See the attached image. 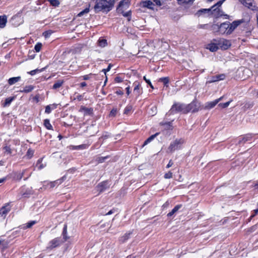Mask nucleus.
<instances>
[{"label":"nucleus","instance_id":"f257e3e1","mask_svg":"<svg viewBox=\"0 0 258 258\" xmlns=\"http://www.w3.org/2000/svg\"><path fill=\"white\" fill-rule=\"evenodd\" d=\"M114 4V0H96L94 11L96 13L101 11L108 12L112 9Z\"/></svg>","mask_w":258,"mask_h":258},{"label":"nucleus","instance_id":"f03ea898","mask_svg":"<svg viewBox=\"0 0 258 258\" xmlns=\"http://www.w3.org/2000/svg\"><path fill=\"white\" fill-rule=\"evenodd\" d=\"M193 106L192 104L184 105L177 103L172 106L169 111L171 114H174L178 112H182L183 113H187L191 111Z\"/></svg>","mask_w":258,"mask_h":258},{"label":"nucleus","instance_id":"7ed1b4c3","mask_svg":"<svg viewBox=\"0 0 258 258\" xmlns=\"http://www.w3.org/2000/svg\"><path fill=\"white\" fill-rule=\"evenodd\" d=\"M184 142V141L182 139H176L173 142L170 143L168 150L171 153L173 152L176 150L179 149L181 145L183 144Z\"/></svg>","mask_w":258,"mask_h":258},{"label":"nucleus","instance_id":"20e7f679","mask_svg":"<svg viewBox=\"0 0 258 258\" xmlns=\"http://www.w3.org/2000/svg\"><path fill=\"white\" fill-rule=\"evenodd\" d=\"M228 27V22H226L221 24L220 25L214 24L212 26V30H218L222 34H226L227 35Z\"/></svg>","mask_w":258,"mask_h":258},{"label":"nucleus","instance_id":"39448f33","mask_svg":"<svg viewBox=\"0 0 258 258\" xmlns=\"http://www.w3.org/2000/svg\"><path fill=\"white\" fill-rule=\"evenodd\" d=\"M243 22L244 20L243 19L234 21L232 23L228 22L229 28L227 30V35L231 34L239 25Z\"/></svg>","mask_w":258,"mask_h":258},{"label":"nucleus","instance_id":"423d86ee","mask_svg":"<svg viewBox=\"0 0 258 258\" xmlns=\"http://www.w3.org/2000/svg\"><path fill=\"white\" fill-rule=\"evenodd\" d=\"M218 44L222 49L226 50L231 46V42L228 40L220 38L218 41Z\"/></svg>","mask_w":258,"mask_h":258},{"label":"nucleus","instance_id":"0eeeda50","mask_svg":"<svg viewBox=\"0 0 258 258\" xmlns=\"http://www.w3.org/2000/svg\"><path fill=\"white\" fill-rule=\"evenodd\" d=\"M224 98V96H222L218 99L215 100L213 101L209 102L205 104V108L207 109H210L213 108L217 104H218L220 101H221Z\"/></svg>","mask_w":258,"mask_h":258},{"label":"nucleus","instance_id":"6e6552de","mask_svg":"<svg viewBox=\"0 0 258 258\" xmlns=\"http://www.w3.org/2000/svg\"><path fill=\"white\" fill-rule=\"evenodd\" d=\"M109 187L108 185V182L107 181H103L96 186V190L98 191L99 194L103 192L106 189Z\"/></svg>","mask_w":258,"mask_h":258},{"label":"nucleus","instance_id":"1a4fd4ad","mask_svg":"<svg viewBox=\"0 0 258 258\" xmlns=\"http://www.w3.org/2000/svg\"><path fill=\"white\" fill-rule=\"evenodd\" d=\"M62 242L59 238H56L51 240L49 243L48 248L52 249L59 246Z\"/></svg>","mask_w":258,"mask_h":258},{"label":"nucleus","instance_id":"9d476101","mask_svg":"<svg viewBox=\"0 0 258 258\" xmlns=\"http://www.w3.org/2000/svg\"><path fill=\"white\" fill-rule=\"evenodd\" d=\"M225 78V75L224 74L217 75L212 77L211 79L209 81V83H213L220 80H223Z\"/></svg>","mask_w":258,"mask_h":258},{"label":"nucleus","instance_id":"9b49d317","mask_svg":"<svg viewBox=\"0 0 258 258\" xmlns=\"http://www.w3.org/2000/svg\"><path fill=\"white\" fill-rule=\"evenodd\" d=\"M251 138H252V136L251 135H250V134L246 135L245 136H244L241 138H240L239 139L238 144L239 145L244 144L247 141H250Z\"/></svg>","mask_w":258,"mask_h":258},{"label":"nucleus","instance_id":"f8f14e48","mask_svg":"<svg viewBox=\"0 0 258 258\" xmlns=\"http://www.w3.org/2000/svg\"><path fill=\"white\" fill-rule=\"evenodd\" d=\"M206 13H210V14H212V8L210 9H202L198 11V12L196 13V15L200 17L203 14H206Z\"/></svg>","mask_w":258,"mask_h":258},{"label":"nucleus","instance_id":"ddd939ff","mask_svg":"<svg viewBox=\"0 0 258 258\" xmlns=\"http://www.w3.org/2000/svg\"><path fill=\"white\" fill-rule=\"evenodd\" d=\"M134 94H135L137 97H138L142 93L140 91V85L139 83L135 82L134 83Z\"/></svg>","mask_w":258,"mask_h":258},{"label":"nucleus","instance_id":"4468645a","mask_svg":"<svg viewBox=\"0 0 258 258\" xmlns=\"http://www.w3.org/2000/svg\"><path fill=\"white\" fill-rule=\"evenodd\" d=\"M143 6L149 9L154 10V4L150 1H146L142 2Z\"/></svg>","mask_w":258,"mask_h":258},{"label":"nucleus","instance_id":"2eb2a0df","mask_svg":"<svg viewBox=\"0 0 258 258\" xmlns=\"http://www.w3.org/2000/svg\"><path fill=\"white\" fill-rule=\"evenodd\" d=\"M16 98L15 96L10 97H8L6 99L5 102L2 104L3 106L4 107H8L9 106L11 102L15 100Z\"/></svg>","mask_w":258,"mask_h":258},{"label":"nucleus","instance_id":"dca6fc26","mask_svg":"<svg viewBox=\"0 0 258 258\" xmlns=\"http://www.w3.org/2000/svg\"><path fill=\"white\" fill-rule=\"evenodd\" d=\"M7 22V17L6 15L0 16V28H3Z\"/></svg>","mask_w":258,"mask_h":258},{"label":"nucleus","instance_id":"f3484780","mask_svg":"<svg viewBox=\"0 0 258 258\" xmlns=\"http://www.w3.org/2000/svg\"><path fill=\"white\" fill-rule=\"evenodd\" d=\"M181 205H177L175 206L174 208L171 210V211L167 214V217H171L173 215L181 208Z\"/></svg>","mask_w":258,"mask_h":258},{"label":"nucleus","instance_id":"a211bd4d","mask_svg":"<svg viewBox=\"0 0 258 258\" xmlns=\"http://www.w3.org/2000/svg\"><path fill=\"white\" fill-rule=\"evenodd\" d=\"M10 211V208L9 207V204L3 206L0 209V214L3 215L7 214Z\"/></svg>","mask_w":258,"mask_h":258},{"label":"nucleus","instance_id":"6ab92c4d","mask_svg":"<svg viewBox=\"0 0 258 258\" xmlns=\"http://www.w3.org/2000/svg\"><path fill=\"white\" fill-rule=\"evenodd\" d=\"M34 89V86L33 85L26 86L24 87V89L20 90L19 92L21 93H28L31 92Z\"/></svg>","mask_w":258,"mask_h":258},{"label":"nucleus","instance_id":"aec40b11","mask_svg":"<svg viewBox=\"0 0 258 258\" xmlns=\"http://www.w3.org/2000/svg\"><path fill=\"white\" fill-rule=\"evenodd\" d=\"M254 103L253 102H246L244 104L243 106L242 107V109L243 111H246V110L250 109L253 107Z\"/></svg>","mask_w":258,"mask_h":258},{"label":"nucleus","instance_id":"412c9836","mask_svg":"<svg viewBox=\"0 0 258 258\" xmlns=\"http://www.w3.org/2000/svg\"><path fill=\"white\" fill-rule=\"evenodd\" d=\"M21 80L20 77H16L11 78L8 80V83L10 85H12L16 83L19 82Z\"/></svg>","mask_w":258,"mask_h":258},{"label":"nucleus","instance_id":"4be33fe9","mask_svg":"<svg viewBox=\"0 0 258 258\" xmlns=\"http://www.w3.org/2000/svg\"><path fill=\"white\" fill-rule=\"evenodd\" d=\"M131 232L125 233L123 236L120 237L119 240L120 243H124L127 240H128L131 236Z\"/></svg>","mask_w":258,"mask_h":258},{"label":"nucleus","instance_id":"5701e85b","mask_svg":"<svg viewBox=\"0 0 258 258\" xmlns=\"http://www.w3.org/2000/svg\"><path fill=\"white\" fill-rule=\"evenodd\" d=\"M33 194V191L32 188H28L26 191L22 194V196L24 198H29L31 195Z\"/></svg>","mask_w":258,"mask_h":258},{"label":"nucleus","instance_id":"b1692460","mask_svg":"<svg viewBox=\"0 0 258 258\" xmlns=\"http://www.w3.org/2000/svg\"><path fill=\"white\" fill-rule=\"evenodd\" d=\"M239 1L248 8L252 6L253 0H239Z\"/></svg>","mask_w":258,"mask_h":258},{"label":"nucleus","instance_id":"393cba45","mask_svg":"<svg viewBox=\"0 0 258 258\" xmlns=\"http://www.w3.org/2000/svg\"><path fill=\"white\" fill-rule=\"evenodd\" d=\"M159 134V133H157L155 134L154 135H153L151 136L150 137H149L144 143L143 146H144L146 145H147L148 143L151 142L153 140L155 139V137H156Z\"/></svg>","mask_w":258,"mask_h":258},{"label":"nucleus","instance_id":"a878e982","mask_svg":"<svg viewBox=\"0 0 258 258\" xmlns=\"http://www.w3.org/2000/svg\"><path fill=\"white\" fill-rule=\"evenodd\" d=\"M63 83V80H57L56 82L54 83L52 86V89H57L60 88Z\"/></svg>","mask_w":258,"mask_h":258},{"label":"nucleus","instance_id":"bb28decb","mask_svg":"<svg viewBox=\"0 0 258 258\" xmlns=\"http://www.w3.org/2000/svg\"><path fill=\"white\" fill-rule=\"evenodd\" d=\"M99 46L101 47H104L107 44V40L105 39L100 38L98 41Z\"/></svg>","mask_w":258,"mask_h":258},{"label":"nucleus","instance_id":"cd10ccee","mask_svg":"<svg viewBox=\"0 0 258 258\" xmlns=\"http://www.w3.org/2000/svg\"><path fill=\"white\" fill-rule=\"evenodd\" d=\"M214 13H216V16L218 17L222 16L223 13V11L218 8L212 9V14Z\"/></svg>","mask_w":258,"mask_h":258},{"label":"nucleus","instance_id":"c85d7f7f","mask_svg":"<svg viewBox=\"0 0 258 258\" xmlns=\"http://www.w3.org/2000/svg\"><path fill=\"white\" fill-rule=\"evenodd\" d=\"M90 5L89 4L88 7L85 9L84 10L80 12L77 15L78 17H82L85 14H88L90 11Z\"/></svg>","mask_w":258,"mask_h":258},{"label":"nucleus","instance_id":"c756f323","mask_svg":"<svg viewBox=\"0 0 258 258\" xmlns=\"http://www.w3.org/2000/svg\"><path fill=\"white\" fill-rule=\"evenodd\" d=\"M44 125L47 129L52 130V126L51 125L49 120L48 119H45L44 120Z\"/></svg>","mask_w":258,"mask_h":258},{"label":"nucleus","instance_id":"7c9ffc66","mask_svg":"<svg viewBox=\"0 0 258 258\" xmlns=\"http://www.w3.org/2000/svg\"><path fill=\"white\" fill-rule=\"evenodd\" d=\"M82 109L84 110L85 115H90L93 112V109L91 108L83 107Z\"/></svg>","mask_w":258,"mask_h":258},{"label":"nucleus","instance_id":"2f4dec72","mask_svg":"<svg viewBox=\"0 0 258 258\" xmlns=\"http://www.w3.org/2000/svg\"><path fill=\"white\" fill-rule=\"evenodd\" d=\"M159 82H162L165 86H167L169 80L168 77H164L159 79Z\"/></svg>","mask_w":258,"mask_h":258},{"label":"nucleus","instance_id":"473e14b6","mask_svg":"<svg viewBox=\"0 0 258 258\" xmlns=\"http://www.w3.org/2000/svg\"><path fill=\"white\" fill-rule=\"evenodd\" d=\"M45 69V68H42V69L41 70H39V69H35L34 70H32L30 72H29L28 73L31 75V76H33L34 75H35L36 73H40V72H41L42 71H43Z\"/></svg>","mask_w":258,"mask_h":258},{"label":"nucleus","instance_id":"72a5a7b5","mask_svg":"<svg viewBox=\"0 0 258 258\" xmlns=\"http://www.w3.org/2000/svg\"><path fill=\"white\" fill-rule=\"evenodd\" d=\"M129 4V0H121L118 5V7H123L124 5L128 6Z\"/></svg>","mask_w":258,"mask_h":258},{"label":"nucleus","instance_id":"f704fd0d","mask_svg":"<svg viewBox=\"0 0 258 258\" xmlns=\"http://www.w3.org/2000/svg\"><path fill=\"white\" fill-rule=\"evenodd\" d=\"M87 147V145L83 144V145H79V146H74L73 147V149H76V150H80V149H86Z\"/></svg>","mask_w":258,"mask_h":258},{"label":"nucleus","instance_id":"c9c22d12","mask_svg":"<svg viewBox=\"0 0 258 258\" xmlns=\"http://www.w3.org/2000/svg\"><path fill=\"white\" fill-rule=\"evenodd\" d=\"M133 107L132 105H127L124 110V114H128L132 110Z\"/></svg>","mask_w":258,"mask_h":258},{"label":"nucleus","instance_id":"e433bc0d","mask_svg":"<svg viewBox=\"0 0 258 258\" xmlns=\"http://www.w3.org/2000/svg\"><path fill=\"white\" fill-rule=\"evenodd\" d=\"M218 47L214 44H212L209 46V49L212 52L216 51L218 50Z\"/></svg>","mask_w":258,"mask_h":258},{"label":"nucleus","instance_id":"4c0bfd02","mask_svg":"<svg viewBox=\"0 0 258 258\" xmlns=\"http://www.w3.org/2000/svg\"><path fill=\"white\" fill-rule=\"evenodd\" d=\"M231 101H232V100H230V101L227 102L226 103H220L218 104V106L222 108H226L229 105V104Z\"/></svg>","mask_w":258,"mask_h":258},{"label":"nucleus","instance_id":"58836bf2","mask_svg":"<svg viewBox=\"0 0 258 258\" xmlns=\"http://www.w3.org/2000/svg\"><path fill=\"white\" fill-rule=\"evenodd\" d=\"M52 33V32L51 30L46 31L43 33V36L45 38H47L49 37L51 35Z\"/></svg>","mask_w":258,"mask_h":258},{"label":"nucleus","instance_id":"ea45409f","mask_svg":"<svg viewBox=\"0 0 258 258\" xmlns=\"http://www.w3.org/2000/svg\"><path fill=\"white\" fill-rule=\"evenodd\" d=\"M42 44L41 43H37L34 49L36 52H39L42 47Z\"/></svg>","mask_w":258,"mask_h":258},{"label":"nucleus","instance_id":"a19ab883","mask_svg":"<svg viewBox=\"0 0 258 258\" xmlns=\"http://www.w3.org/2000/svg\"><path fill=\"white\" fill-rule=\"evenodd\" d=\"M34 154L33 150H31V149H29L28 150L26 154V156L28 157V158H30L32 157Z\"/></svg>","mask_w":258,"mask_h":258},{"label":"nucleus","instance_id":"79ce46f5","mask_svg":"<svg viewBox=\"0 0 258 258\" xmlns=\"http://www.w3.org/2000/svg\"><path fill=\"white\" fill-rule=\"evenodd\" d=\"M50 3L51 5L54 7H57L60 4L58 0H51Z\"/></svg>","mask_w":258,"mask_h":258},{"label":"nucleus","instance_id":"37998d69","mask_svg":"<svg viewBox=\"0 0 258 258\" xmlns=\"http://www.w3.org/2000/svg\"><path fill=\"white\" fill-rule=\"evenodd\" d=\"M225 1L226 0H221V1H219L218 3H217L215 5H214V6H213L211 7L212 9H215V7L216 6L220 7Z\"/></svg>","mask_w":258,"mask_h":258},{"label":"nucleus","instance_id":"c03bdc74","mask_svg":"<svg viewBox=\"0 0 258 258\" xmlns=\"http://www.w3.org/2000/svg\"><path fill=\"white\" fill-rule=\"evenodd\" d=\"M164 176L166 179L171 178L172 177V173L171 171H169L168 172L165 173Z\"/></svg>","mask_w":258,"mask_h":258},{"label":"nucleus","instance_id":"a18cd8bd","mask_svg":"<svg viewBox=\"0 0 258 258\" xmlns=\"http://www.w3.org/2000/svg\"><path fill=\"white\" fill-rule=\"evenodd\" d=\"M4 149L5 150L6 152L8 154H12V150L10 146H5L4 147Z\"/></svg>","mask_w":258,"mask_h":258},{"label":"nucleus","instance_id":"49530a36","mask_svg":"<svg viewBox=\"0 0 258 258\" xmlns=\"http://www.w3.org/2000/svg\"><path fill=\"white\" fill-rule=\"evenodd\" d=\"M108 158V156H105V157H98L97 158V161L99 162V163H102L106 159Z\"/></svg>","mask_w":258,"mask_h":258},{"label":"nucleus","instance_id":"de8ad7c7","mask_svg":"<svg viewBox=\"0 0 258 258\" xmlns=\"http://www.w3.org/2000/svg\"><path fill=\"white\" fill-rule=\"evenodd\" d=\"M143 78H144V80L146 81V82L150 85V87L151 88L153 89L154 87H153V85H152L151 81L149 79H147L145 76H144Z\"/></svg>","mask_w":258,"mask_h":258},{"label":"nucleus","instance_id":"09e8293b","mask_svg":"<svg viewBox=\"0 0 258 258\" xmlns=\"http://www.w3.org/2000/svg\"><path fill=\"white\" fill-rule=\"evenodd\" d=\"M51 111V108L50 106V105H47L46 107H45V112L46 113H50Z\"/></svg>","mask_w":258,"mask_h":258},{"label":"nucleus","instance_id":"8fccbe9b","mask_svg":"<svg viewBox=\"0 0 258 258\" xmlns=\"http://www.w3.org/2000/svg\"><path fill=\"white\" fill-rule=\"evenodd\" d=\"M112 66V65L111 64H109L108 65L107 68L106 69H103L102 70V72H103L104 73V74H106V72H109L110 71V70L111 69Z\"/></svg>","mask_w":258,"mask_h":258},{"label":"nucleus","instance_id":"3c124183","mask_svg":"<svg viewBox=\"0 0 258 258\" xmlns=\"http://www.w3.org/2000/svg\"><path fill=\"white\" fill-rule=\"evenodd\" d=\"M35 223V221H32L30 222H29L27 224L26 227L27 228H30Z\"/></svg>","mask_w":258,"mask_h":258},{"label":"nucleus","instance_id":"603ef678","mask_svg":"<svg viewBox=\"0 0 258 258\" xmlns=\"http://www.w3.org/2000/svg\"><path fill=\"white\" fill-rule=\"evenodd\" d=\"M92 74H90L89 75H86L84 76H83V79L84 80H88L90 78V76H91Z\"/></svg>","mask_w":258,"mask_h":258},{"label":"nucleus","instance_id":"864d4df0","mask_svg":"<svg viewBox=\"0 0 258 258\" xmlns=\"http://www.w3.org/2000/svg\"><path fill=\"white\" fill-rule=\"evenodd\" d=\"M207 26H208L207 24L199 25L198 26V28H200V29H207Z\"/></svg>","mask_w":258,"mask_h":258},{"label":"nucleus","instance_id":"5fc2aeb1","mask_svg":"<svg viewBox=\"0 0 258 258\" xmlns=\"http://www.w3.org/2000/svg\"><path fill=\"white\" fill-rule=\"evenodd\" d=\"M153 1L156 3L157 6H161L162 5L160 0H153Z\"/></svg>","mask_w":258,"mask_h":258},{"label":"nucleus","instance_id":"6e6d98bb","mask_svg":"<svg viewBox=\"0 0 258 258\" xmlns=\"http://www.w3.org/2000/svg\"><path fill=\"white\" fill-rule=\"evenodd\" d=\"M117 112V110L116 109H113L110 112V115L112 116H114Z\"/></svg>","mask_w":258,"mask_h":258},{"label":"nucleus","instance_id":"4d7b16f0","mask_svg":"<svg viewBox=\"0 0 258 258\" xmlns=\"http://www.w3.org/2000/svg\"><path fill=\"white\" fill-rule=\"evenodd\" d=\"M173 162L172 161V160H170L169 161V162H168V164L167 165V166H166V168H170V167H171V166L173 165Z\"/></svg>","mask_w":258,"mask_h":258},{"label":"nucleus","instance_id":"13d9d810","mask_svg":"<svg viewBox=\"0 0 258 258\" xmlns=\"http://www.w3.org/2000/svg\"><path fill=\"white\" fill-rule=\"evenodd\" d=\"M122 79L119 77H116L115 78V81L116 82H117V83H119V82H122Z\"/></svg>","mask_w":258,"mask_h":258},{"label":"nucleus","instance_id":"bf43d9fd","mask_svg":"<svg viewBox=\"0 0 258 258\" xmlns=\"http://www.w3.org/2000/svg\"><path fill=\"white\" fill-rule=\"evenodd\" d=\"M169 205V202L168 201L166 202L162 206L163 208H167Z\"/></svg>","mask_w":258,"mask_h":258},{"label":"nucleus","instance_id":"052dcab7","mask_svg":"<svg viewBox=\"0 0 258 258\" xmlns=\"http://www.w3.org/2000/svg\"><path fill=\"white\" fill-rule=\"evenodd\" d=\"M110 137V135L106 133L105 135H103L101 138H102V139H107L108 138V137Z\"/></svg>","mask_w":258,"mask_h":258},{"label":"nucleus","instance_id":"680f3d73","mask_svg":"<svg viewBox=\"0 0 258 258\" xmlns=\"http://www.w3.org/2000/svg\"><path fill=\"white\" fill-rule=\"evenodd\" d=\"M66 233H67V226H65L63 228V232H62L63 236L64 237H65V235L66 234Z\"/></svg>","mask_w":258,"mask_h":258},{"label":"nucleus","instance_id":"e2e57ef3","mask_svg":"<svg viewBox=\"0 0 258 258\" xmlns=\"http://www.w3.org/2000/svg\"><path fill=\"white\" fill-rule=\"evenodd\" d=\"M76 99L79 101H81L83 99V96L81 95H78Z\"/></svg>","mask_w":258,"mask_h":258},{"label":"nucleus","instance_id":"0e129e2a","mask_svg":"<svg viewBox=\"0 0 258 258\" xmlns=\"http://www.w3.org/2000/svg\"><path fill=\"white\" fill-rule=\"evenodd\" d=\"M80 86L81 87L83 88V87H86L87 86V84L86 82H83L80 83Z\"/></svg>","mask_w":258,"mask_h":258},{"label":"nucleus","instance_id":"69168bd1","mask_svg":"<svg viewBox=\"0 0 258 258\" xmlns=\"http://www.w3.org/2000/svg\"><path fill=\"white\" fill-rule=\"evenodd\" d=\"M56 181L51 182L49 183L50 187H53L55 185Z\"/></svg>","mask_w":258,"mask_h":258},{"label":"nucleus","instance_id":"338daca9","mask_svg":"<svg viewBox=\"0 0 258 258\" xmlns=\"http://www.w3.org/2000/svg\"><path fill=\"white\" fill-rule=\"evenodd\" d=\"M115 93L116 94L120 95H121L123 94V92L120 90H117Z\"/></svg>","mask_w":258,"mask_h":258},{"label":"nucleus","instance_id":"774afa93","mask_svg":"<svg viewBox=\"0 0 258 258\" xmlns=\"http://www.w3.org/2000/svg\"><path fill=\"white\" fill-rule=\"evenodd\" d=\"M194 1L195 0H188L184 2L186 3V4H192Z\"/></svg>","mask_w":258,"mask_h":258}]
</instances>
